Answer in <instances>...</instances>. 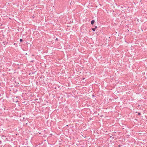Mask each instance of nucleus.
<instances>
[{"label": "nucleus", "instance_id": "f257e3e1", "mask_svg": "<svg viewBox=\"0 0 147 147\" xmlns=\"http://www.w3.org/2000/svg\"><path fill=\"white\" fill-rule=\"evenodd\" d=\"M94 21L92 20L91 21V24H94Z\"/></svg>", "mask_w": 147, "mask_h": 147}, {"label": "nucleus", "instance_id": "f03ea898", "mask_svg": "<svg viewBox=\"0 0 147 147\" xmlns=\"http://www.w3.org/2000/svg\"><path fill=\"white\" fill-rule=\"evenodd\" d=\"M92 30L93 31H95V28H92Z\"/></svg>", "mask_w": 147, "mask_h": 147}, {"label": "nucleus", "instance_id": "7ed1b4c3", "mask_svg": "<svg viewBox=\"0 0 147 147\" xmlns=\"http://www.w3.org/2000/svg\"><path fill=\"white\" fill-rule=\"evenodd\" d=\"M22 41H23V40H22V39H20V42H22Z\"/></svg>", "mask_w": 147, "mask_h": 147}, {"label": "nucleus", "instance_id": "20e7f679", "mask_svg": "<svg viewBox=\"0 0 147 147\" xmlns=\"http://www.w3.org/2000/svg\"><path fill=\"white\" fill-rule=\"evenodd\" d=\"M97 28V26H95V27L94 28H95V30H96V28Z\"/></svg>", "mask_w": 147, "mask_h": 147}, {"label": "nucleus", "instance_id": "39448f33", "mask_svg": "<svg viewBox=\"0 0 147 147\" xmlns=\"http://www.w3.org/2000/svg\"><path fill=\"white\" fill-rule=\"evenodd\" d=\"M140 113H138V115H140Z\"/></svg>", "mask_w": 147, "mask_h": 147}]
</instances>
